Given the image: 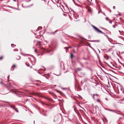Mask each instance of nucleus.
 Masks as SVG:
<instances>
[{
  "label": "nucleus",
  "mask_w": 124,
  "mask_h": 124,
  "mask_svg": "<svg viewBox=\"0 0 124 124\" xmlns=\"http://www.w3.org/2000/svg\"><path fill=\"white\" fill-rule=\"evenodd\" d=\"M120 124L119 123V124Z\"/></svg>",
  "instance_id": "41"
},
{
  "label": "nucleus",
  "mask_w": 124,
  "mask_h": 124,
  "mask_svg": "<svg viewBox=\"0 0 124 124\" xmlns=\"http://www.w3.org/2000/svg\"><path fill=\"white\" fill-rule=\"evenodd\" d=\"M81 70V69L80 68H77L75 70V71L77 72L78 71H80Z\"/></svg>",
  "instance_id": "3"
},
{
  "label": "nucleus",
  "mask_w": 124,
  "mask_h": 124,
  "mask_svg": "<svg viewBox=\"0 0 124 124\" xmlns=\"http://www.w3.org/2000/svg\"><path fill=\"white\" fill-rule=\"evenodd\" d=\"M92 26L94 29H95L97 32L99 33H101L103 34H104L105 36H106L107 37H108V36L106 35L102 31L99 30L96 27H95L93 25H92Z\"/></svg>",
  "instance_id": "1"
},
{
  "label": "nucleus",
  "mask_w": 124,
  "mask_h": 124,
  "mask_svg": "<svg viewBox=\"0 0 124 124\" xmlns=\"http://www.w3.org/2000/svg\"><path fill=\"white\" fill-rule=\"evenodd\" d=\"M16 67V66L15 65H14L12 66L11 68V70L12 71L13 70L15 69V68Z\"/></svg>",
  "instance_id": "2"
},
{
  "label": "nucleus",
  "mask_w": 124,
  "mask_h": 124,
  "mask_svg": "<svg viewBox=\"0 0 124 124\" xmlns=\"http://www.w3.org/2000/svg\"><path fill=\"white\" fill-rule=\"evenodd\" d=\"M16 58L17 60H19L20 59V57L19 56H17L16 57Z\"/></svg>",
  "instance_id": "8"
},
{
  "label": "nucleus",
  "mask_w": 124,
  "mask_h": 124,
  "mask_svg": "<svg viewBox=\"0 0 124 124\" xmlns=\"http://www.w3.org/2000/svg\"><path fill=\"white\" fill-rule=\"evenodd\" d=\"M70 58H71L72 59L73 57V55L72 53H71L70 54Z\"/></svg>",
  "instance_id": "7"
},
{
  "label": "nucleus",
  "mask_w": 124,
  "mask_h": 124,
  "mask_svg": "<svg viewBox=\"0 0 124 124\" xmlns=\"http://www.w3.org/2000/svg\"><path fill=\"white\" fill-rule=\"evenodd\" d=\"M117 25H113V27L114 28H115L116 27V26H117Z\"/></svg>",
  "instance_id": "23"
},
{
  "label": "nucleus",
  "mask_w": 124,
  "mask_h": 124,
  "mask_svg": "<svg viewBox=\"0 0 124 124\" xmlns=\"http://www.w3.org/2000/svg\"><path fill=\"white\" fill-rule=\"evenodd\" d=\"M73 0V2H74V0Z\"/></svg>",
  "instance_id": "40"
},
{
  "label": "nucleus",
  "mask_w": 124,
  "mask_h": 124,
  "mask_svg": "<svg viewBox=\"0 0 124 124\" xmlns=\"http://www.w3.org/2000/svg\"><path fill=\"white\" fill-rule=\"evenodd\" d=\"M102 29H103V30H106V29L104 28H102Z\"/></svg>",
  "instance_id": "28"
},
{
  "label": "nucleus",
  "mask_w": 124,
  "mask_h": 124,
  "mask_svg": "<svg viewBox=\"0 0 124 124\" xmlns=\"http://www.w3.org/2000/svg\"><path fill=\"white\" fill-rule=\"evenodd\" d=\"M61 75V73H60L58 75V74H55V75H56V76H59L60 75Z\"/></svg>",
  "instance_id": "22"
},
{
  "label": "nucleus",
  "mask_w": 124,
  "mask_h": 124,
  "mask_svg": "<svg viewBox=\"0 0 124 124\" xmlns=\"http://www.w3.org/2000/svg\"><path fill=\"white\" fill-rule=\"evenodd\" d=\"M9 84V85H10V83H8V84Z\"/></svg>",
  "instance_id": "33"
},
{
  "label": "nucleus",
  "mask_w": 124,
  "mask_h": 124,
  "mask_svg": "<svg viewBox=\"0 0 124 124\" xmlns=\"http://www.w3.org/2000/svg\"><path fill=\"white\" fill-rule=\"evenodd\" d=\"M119 31L120 32V30H119Z\"/></svg>",
  "instance_id": "38"
},
{
  "label": "nucleus",
  "mask_w": 124,
  "mask_h": 124,
  "mask_svg": "<svg viewBox=\"0 0 124 124\" xmlns=\"http://www.w3.org/2000/svg\"><path fill=\"white\" fill-rule=\"evenodd\" d=\"M11 46L13 47H14V46H16V45H14L13 44H11Z\"/></svg>",
  "instance_id": "18"
},
{
  "label": "nucleus",
  "mask_w": 124,
  "mask_h": 124,
  "mask_svg": "<svg viewBox=\"0 0 124 124\" xmlns=\"http://www.w3.org/2000/svg\"><path fill=\"white\" fill-rule=\"evenodd\" d=\"M25 64H26V66H27L28 67H29V66H30V65H29V64L28 65V64H27V63H25Z\"/></svg>",
  "instance_id": "21"
},
{
  "label": "nucleus",
  "mask_w": 124,
  "mask_h": 124,
  "mask_svg": "<svg viewBox=\"0 0 124 124\" xmlns=\"http://www.w3.org/2000/svg\"><path fill=\"white\" fill-rule=\"evenodd\" d=\"M22 55L24 56H29L30 55L27 54H22Z\"/></svg>",
  "instance_id": "6"
},
{
  "label": "nucleus",
  "mask_w": 124,
  "mask_h": 124,
  "mask_svg": "<svg viewBox=\"0 0 124 124\" xmlns=\"http://www.w3.org/2000/svg\"><path fill=\"white\" fill-rule=\"evenodd\" d=\"M88 79L87 78H86L84 79V81L85 82H86L87 81Z\"/></svg>",
  "instance_id": "13"
},
{
  "label": "nucleus",
  "mask_w": 124,
  "mask_h": 124,
  "mask_svg": "<svg viewBox=\"0 0 124 124\" xmlns=\"http://www.w3.org/2000/svg\"><path fill=\"white\" fill-rule=\"evenodd\" d=\"M85 73L84 74V73H83V75H85Z\"/></svg>",
  "instance_id": "32"
},
{
  "label": "nucleus",
  "mask_w": 124,
  "mask_h": 124,
  "mask_svg": "<svg viewBox=\"0 0 124 124\" xmlns=\"http://www.w3.org/2000/svg\"><path fill=\"white\" fill-rule=\"evenodd\" d=\"M80 65H81V66L83 67H84V66L83 65V64L81 62H80Z\"/></svg>",
  "instance_id": "20"
},
{
  "label": "nucleus",
  "mask_w": 124,
  "mask_h": 124,
  "mask_svg": "<svg viewBox=\"0 0 124 124\" xmlns=\"http://www.w3.org/2000/svg\"><path fill=\"white\" fill-rule=\"evenodd\" d=\"M115 46H111V48L109 50V51H110L111 50V49L113 47H114Z\"/></svg>",
  "instance_id": "17"
},
{
  "label": "nucleus",
  "mask_w": 124,
  "mask_h": 124,
  "mask_svg": "<svg viewBox=\"0 0 124 124\" xmlns=\"http://www.w3.org/2000/svg\"><path fill=\"white\" fill-rule=\"evenodd\" d=\"M112 44H116V43H112Z\"/></svg>",
  "instance_id": "30"
},
{
  "label": "nucleus",
  "mask_w": 124,
  "mask_h": 124,
  "mask_svg": "<svg viewBox=\"0 0 124 124\" xmlns=\"http://www.w3.org/2000/svg\"><path fill=\"white\" fill-rule=\"evenodd\" d=\"M81 85H83V83H82V81H81Z\"/></svg>",
  "instance_id": "26"
},
{
  "label": "nucleus",
  "mask_w": 124,
  "mask_h": 124,
  "mask_svg": "<svg viewBox=\"0 0 124 124\" xmlns=\"http://www.w3.org/2000/svg\"><path fill=\"white\" fill-rule=\"evenodd\" d=\"M39 45H40V42H39Z\"/></svg>",
  "instance_id": "37"
},
{
  "label": "nucleus",
  "mask_w": 124,
  "mask_h": 124,
  "mask_svg": "<svg viewBox=\"0 0 124 124\" xmlns=\"http://www.w3.org/2000/svg\"><path fill=\"white\" fill-rule=\"evenodd\" d=\"M83 59H84V60H86V59L85 58H83Z\"/></svg>",
  "instance_id": "29"
},
{
  "label": "nucleus",
  "mask_w": 124,
  "mask_h": 124,
  "mask_svg": "<svg viewBox=\"0 0 124 124\" xmlns=\"http://www.w3.org/2000/svg\"><path fill=\"white\" fill-rule=\"evenodd\" d=\"M33 48H34V49H35V48H34V47H33Z\"/></svg>",
  "instance_id": "39"
},
{
  "label": "nucleus",
  "mask_w": 124,
  "mask_h": 124,
  "mask_svg": "<svg viewBox=\"0 0 124 124\" xmlns=\"http://www.w3.org/2000/svg\"><path fill=\"white\" fill-rule=\"evenodd\" d=\"M3 58V57L2 56H1L0 57V60H1Z\"/></svg>",
  "instance_id": "19"
},
{
  "label": "nucleus",
  "mask_w": 124,
  "mask_h": 124,
  "mask_svg": "<svg viewBox=\"0 0 124 124\" xmlns=\"http://www.w3.org/2000/svg\"><path fill=\"white\" fill-rule=\"evenodd\" d=\"M15 110V111L17 112H18V111L17 109L15 107V108H14V109Z\"/></svg>",
  "instance_id": "10"
},
{
  "label": "nucleus",
  "mask_w": 124,
  "mask_h": 124,
  "mask_svg": "<svg viewBox=\"0 0 124 124\" xmlns=\"http://www.w3.org/2000/svg\"><path fill=\"white\" fill-rule=\"evenodd\" d=\"M35 52L36 53H37L36 49L35 48Z\"/></svg>",
  "instance_id": "24"
},
{
  "label": "nucleus",
  "mask_w": 124,
  "mask_h": 124,
  "mask_svg": "<svg viewBox=\"0 0 124 124\" xmlns=\"http://www.w3.org/2000/svg\"><path fill=\"white\" fill-rule=\"evenodd\" d=\"M8 81H9V80H8Z\"/></svg>",
  "instance_id": "42"
},
{
  "label": "nucleus",
  "mask_w": 124,
  "mask_h": 124,
  "mask_svg": "<svg viewBox=\"0 0 124 124\" xmlns=\"http://www.w3.org/2000/svg\"><path fill=\"white\" fill-rule=\"evenodd\" d=\"M71 48L70 47H66L65 48V50L66 51V50L68 49V48Z\"/></svg>",
  "instance_id": "14"
},
{
  "label": "nucleus",
  "mask_w": 124,
  "mask_h": 124,
  "mask_svg": "<svg viewBox=\"0 0 124 124\" xmlns=\"http://www.w3.org/2000/svg\"><path fill=\"white\" fill-rule=\"evenodd\" d=\"M97 102H99V103H100V104H101V101H100L99 99V98H98L97 99Z\"/></svg>",
  "instance_id": "11"
},
{
  "label": "nucleus",
  "mask_w": 124,
  "mask_h": 124,
  "mask_svg": "<svg viewBox=\"0 0 124 124\" xmlns=\"http://www.w3.org/2000/svg\"><path fill=\"white\" fill-rule=\"evenodd\" d=\"M13 0L15 1H16V0Z\"/></svg>",
  "instance_id": "36"
},
{
  "label": "nucleus",
  "mask_w": 124,
  "mask_h": 124,
  "mask_svg": "<svg viewBox=\"0 0 124 124\" xmlns=\"http://www.w3.org/2000/svg\"><path fill=\"white\" fill-rule=\"evenodd\" d=\"M106 110H108V111H112V112H115V110H111V109H106Z\"/></svg>",
  "instance_id": "9"
},
{
  "label": "nucleus",
  "mask_w": 124,
  "mask_h": 124,
  "mask_svg": "<svg viewBox=\"0 0 124 124\" xmlns=\"http://www.w3.org/2000/svg\"><path fill=\"white\" fill-rule=\"evenodd\" d=\"M106 19H108V17H106Z\"/></svg>",
  "instance_id": "35"
},
{
  "label": "nucleus",
  "mask_w": 124,
  "mask_h": 124,
  "mask_svg": "<svg viewBox=\"0 0 124 124\" xmlns=\"http://www.w3.org/2000/svg\"><path fill=\"white\" fill-rule=\"evenodd\" d=\"M9 106L11 108H13V109H14V108H15V107L12 105V106H11V105H10Z\"/></svg>",
  "instance_id": "12"
},
{
  "label": "nucleus",
  "mask_w": 124,
  "mask_h": 124,
  "mask_svg": "<svg viewBox=\"0 0 124 124\" xmlns=\"http://www.w3.org/2000/svg\"><path fill=\"white\" fill-rule=\"evenodd\" d=\"M30 68H32V66H30Z\"/></svg>",
  "instance_id": "27"
},
{
  "label": "nucleus",
  "mask_w": 124,
  "mask_h": 124,
  "mask_svg": "<svg viewBox=\"0 0 124 124\" xmlns=\"http://www.w3.org/2000/svg\"><path fill=\"white\" fill-rule=\"evenodd\" d=\"M92 41L93 42L97 41L98 42H99L100 41L99 40H93Z\"/></svg>",
  "instance_id": "15"
},
{
  "label": "nucleus",
  "mask_w": 124,
  "mask_h": 124,
  "mask_svg": "<svg viewBox=\"0 0 124 124\" xmlns=\"http://www.w3.org/2000/svg\"><path fill=\"white\" fill-rule=\"evenodd\" d=\"M35 95L38 96H39L40 95V94L39 93H35Z\"/></svg>",
  "instance_id": "5"
},
{
  "label": "nucleus",
  "mask_w": 124,
  "mask_h": 124,
  "mask_svg": "<svg viewBox=\"0 0 124 124\" xmlns=\"http://www.w3.org/2000/svg\"><path fill=\"white\" fill-rule=\"evenodd\" d=\"M96 95V96H98V95L97 94H93V99H95V98H94V96L95 95Z\"/></svg>",
  "instance_id": "4"
},
{
  "label": "nucleus",
  "mask_w": 124,
  "mask_h": 124,
  "mask_svg": "<svg viewBox=\"0 0 124 124\" xmlns=\"http://www.w3.org/2000/svg\"><path fill=\"white\" fill-rule=\"evenodd\" d=\"M113 8L114 9H115V6H113Z\"/></svg>",
  "instance_id": "25"
},
{
  "label": "nucleus",
  "mask_w": 124,
  "mask_h": 124,
  "mask_svg": "<svg viewBox=\"0 0 124 124\" xmlns=\"http://www.w3.org/2000/svg\"><path fill=\"white\" fill-rule=\"evenodd\" d=\"M77 1L78 2H80L79 1V0H77Z\"/></svg>",
  "instance_id": "34"
},
{
  "label": "nucleus",
  "mask_w": 124,
  "mask_h": 124,
  "mask_svg": "<svg viewBox=\"0 0 124 124\" xmlns=\"http://www.w3.org/2000/svg\"><path fill=\"white\" fill-rule=\"evenodd\" d=\"M105 99L107 100V99L106 98H105Z\"/></svg>",
  "instance_id": "31"
},
{
  "label": "nucleus",
  "mask_w": 124,
  "mask_h": 124,
  "mask_svg": "<svg viewBox=\"0 0 124 124\" xmlns=\"http://www.w3.org/2000/svg\"><path fill=\"white\" fill-rule=\"evenodd\" d=\"M57 31V30H56L54 32H52L51 33V34H55V33Z\"/></svg>",
  "instance_id": "16"
}]
</instances>
